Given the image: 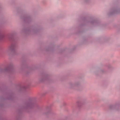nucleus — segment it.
I'll return each instance as SVG.
<instances>
[{
    "instance_id": "f257e3e1",
    "label": "nucleus",
    "mask_w": 120,
    "mask_h": 120,
    "mask_svg": "<svg viewBox=\"0 0 120 120\" xmlns=\"http://www.w3.org/2000/svg\"><path fill=\"white\" fill-rule=\"evenodd\" d=\"M15 48V45H12L9 48V49L10 51H14Z\"/></svg>"
}]
</instances>
